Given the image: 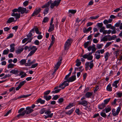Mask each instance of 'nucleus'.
<instances>
[{
	"label": "nucleus",
	"instance_id": "nucleus-1",
	"mask_svg": "<svg viewBox=\"0 0 122 122\" xmlns=\"http://www.w3.org/2000/svg\"><path fill=\"white\" fill-rule=\"evenodd\" d=\"M61 0H58L55 1L53 2L52 3V1L51 0L49 1L47 3H46L45 5L41 7L42 8H49V6L50 4L51 8L53 9L54 7L56 6H58L60 3V2Z\"/></svg>",
	"mask_w": 122,
	"mask_h": 122
},
{
	"label": "nucleus",
	"instance_id": "nucleus-2",
	"mask_svg": "<svg viewBox=\"0 0 122 122\" xmlns=\"http://www.w3.org/2000/svg\"><path fill=\"white\" fill-rule=\"evenodd\" d=\"M33 111V110L31 109V107H28L26 108V110H24L21 113L18 115L17 117H19L20 116H23L25 115V113L27 114H28L31 113Z\"/></svg>",
	"mask_w": 122,
	"mask_h": 122
},
{
	"label": "nucleus",
	"instance_id": "nucleus-3",
	"mask_svg": "<svg viewBox=\"0 0 122 122\" xmlns=\"http://www.w3.org/2000/svg\"><path fill=\"white\" fill-rule=\"evenodd\" d=\"M72 41V40L71 39H68L64 45V49L67 50L69 48L70 46Z\"/></svg>",
	"mask_w": 122,
	"mask_h": 122
},
{
	"label": "nucleus",
	"instance_id": "nucleus-4",
	"mask_svg": "<svg viewBox=\"0 0 122 122\" xmlns=\"http://www.w3.org/2000/svg\"><path fill=\"white\" fill-rule=\"evenodd\" d=\"M93 60H92L90 62H86L85 64V69L87 71L88 69V68L89 67L90 68H89V70H90L94 66V64L93 63Z\"/></svg>",
	"mask_w": 122,
	"mask_h": 122
},
{
	"label": "nucleus",
	"instance_id": "nucleus-5",
	"mask_svg": "<svg viewBox=\"0 0 122 122\" xmlns=\"http://www.w3.org/2000/svg\"><path fill=\"white\" fill-rule=\"evenodd\" d=\"M19 12H20L21 14H23L24 13H27L29 12V10H26V8L20 7H19Z\"/></svg>",
	"mask_w": 122,
	"mask_h": 122
},
{
	"label": "nucleus",
	"instance_id": "nucleus-6",
	"mask_svg": "<svg viewBox=\"0 0 122 122\" xmlns=\"http://www.w3.org/2000/svg\"><path fill=\"white\" fill-rule=\"evenodd\" d=\"M41 11V9L40 8H36L31 15V16H33L37 15Z\"/></svg>",
	"mask_w": 122,
	"mask_h": 122
},
{
	"label": "nucleus",
	"instance_id": "nucleus-7",
	"mask_svg": "<svg viewBox=\"0 0 122 122\" xmlns=\"http://www.w3.org/2000/svg\"><path fill=\"white\" fill-rule=\"evenodd\" d=\"M76 79V76L75 75L69 77L67 80V81L68 82H72L74 81Z\"/></svg>",
	"mask_w": 122,
	"mask_h": 122
},
{
	"label": "nucleus",
	"instance_id": "nucleus-8",
	"mask_svg": "<svg viewBox=\"0 0 122 122\" xmlns=\"http://www.w3.org/2000/svg\"><path fill=\"white\" fill-rule=\"evenodd\" d=\"M20 14L19 13L18 14L15 13H12L11 14L12 16L15 17V20H16L17 19H19L20 17Z\"/></svg>",
	"mask_w": 122,
	"mask_h": 122
},
{
	"label": "nucleus",
	"instance_id": "nucleus-9",
	"mask_svg": "<svg viewBox=\"0 0 122 122\" xmlns=\"http://www.w3.org/2000/svg\"><path fill=\"white\" fill-rule=\"evenodd\" d=\"M83 58L84 59L87 58V59L89 60H91L93 58V56H89L87 54H85L82 56Z\"/></svg>",
	"mask_w": 122,
	"mask_h": 122
},
{
	"label": "nucleus",
	"instance_id": "nucleus-10",
	"mask_svg": "<svg viewBox=\"0 0 122 122\" xmlns=\"http://www.w3.org/2000/svg\"><path fill=\"white\" fill-rule=\"evenodd\" d=\"M78 104L79 105H82L83 106H86L88 105V103L87 101L84 100L81 101H79Z\"/></svg>",
	"mask_w": 122,
	"mask_h": 122
},
{
	"label": "nucleus",
	"instance_id": "nucleus-11",
	"mask_svg": "<svg viewBox=\"0 0 122 122\" xmlns=\"http://www.w3.org/2000/svg\"><path fill=\"white\" fill-rule=\"evenodd\" d=\"M62 60V59H60L59 61L57 62L56 64L55 65L54 68L55 69H56L57 70L58 69L61 63V61Z\"/></svg>",
	"mask_w": 122,
	"mask_h": 122
},
{
	"label": "nucleus",
	"instance_id": "nucleus-12",
	"mask_svg": "<svg viewBox=\"0 0 122 122\" xmlns=\"http://www.w3.org/2000/svg\"><path fill=\"white\" fill-rule=\"evenodd\" d=\"M17 21L16 20H15L13 17L9 18L6 22L7 24L13 22H15Z\"/></svg>",
	"mask_w": 122,
	"mask_h": 122
},
{
	"label": "nucleus",
	"instance_id": "nucleus-13",
	"mask_svg": "<svg viewBox=\"0 0 122 122\" xmlns=\"http://www.w3.org/2000/svg\"><path fill=\"white\" fill-rule=\"evenodd\" d=\"M15 45L14 44H11L10 45V47L11 48L10 50V52H13L15 50L14 46Z\"/></svg>",
	"mask_w": 122,
	"mask_h": 122
},
{
	"label": "nucleus",
	"instance_id": "nucleus-14",
	"mask_svg": "<svg viewBox=\"0 0 122 122\" xmlns=\"http://www.w3.org/2000/svg\"><path fill=\"white\" fill-rule=\"evenodd\" d=\"M106 106L105 104L102 103L101 104L99 105L98 106V108L99 109L102 110Z\"/></svg>",
	"mask_w": 122,
	"mask_h": 122
},
{
	"label": "nucleus",
	"instance_id": "nucleus-15",
	"mask_svg": "<svg viewBox=\"0 0 122 122\" xmlns=\"http://www.w3.org/2000/svg\"><path fill=\"white\" fill-rule=\"evenodd\" d=\"M50 26L48 30V31L51 32L54 29V25L53 24L51 25L50 24Z\"/></svg>",
	"mask_w": 122,
	"mask_h": 122
},
{
	"label": "nucleus",
	"instance_id": "nucleus-16",
	"mask_svg": "<svg viewBox=\"0 0 122 122\" xmlns=\"http://www.w3.org/2000/svg\"><path fill=\"white\" fill-rule=\"evenodd\" d=\"M19 75H21L20 76L21 78H24L27 75L26 73H25L24 71H23L20 72Z\"/></svg>",
	"mask_w": 122,
	"mask_h": 122
},
{
	"label": "nucleus",
	"instance_id": "nucleus-17",
	"mask_svg": "<svg viewBox=\"0 0 122 122\" xmlns=\"http://www.w3.org/2000/svg\"><path fill=\"white\" fill-rule=\"evenodd\" d=\"M10 72L11 73H12L14 74H16L18 73L19 71L18 70L14 69L10 71Z\"/></svg>",
	"mask_w": 122,
	"mask_h": 122
},
{
	"label": "nucleus",
	"instance_id": "nucleus-18",
	"mask_svg": "<svg viewBox=\"0 0 122 122\" xmlns=\"http://www.w3.org/2000/svg\"><path fill=\"white\" fill-rule=\"evenodd\" d=\"M45 101L42 100L41 98H39L37 100V103L40 102L41 104H43L45 103Z\"/></svg>",
	"mask_w": 122,
	"mask_h": 122
},
{
	"label": "nucleus",
	"instance_id": "nucleus-19",
	"mask_svg": "<svg viewBox=\"0 0 122 122\" xmlns=\"http://www.w3.org/2000/svg\"><path fill=\"white\" fill-rule=\"evenodd\" d=\"M111 110V107L106 108L105 109L103 110V111L104 112L105 110L106 112V113H108Z\"/></svg>",
	"mask_w": 122,
	"mask_h": 122
},
{
	"label": "nucleus",
	"instance_id": "nucleus-20",
	"mask_svg": "<svg viewBox=\"0 0 122 122\" xmlns=\"http://www.w3.org/2000/svg\"><path fill=\"white\" fill-rule=\"evenodd\" d=\"M112 112L113 115L114 116H115L116 115H117L118 114V113L114 109H112Z\"/></svg>",
	"mask_w": 122,
	"mask_h": 122
},
{
	"label": "nucleus",
	"instance_id": "nucleus-21",
	"mask_svg": "<svg viewBox=\"0 0 122 122\" xmlns=\"http://www.w3.org/2000/svg\"><path fill=\"white\" fill-rule=\"evenodd\" d=\"M107 36L111 37V36L110 35L106 36L102 38V40L103 41H107L108 39L107 37Z\"/></svg>",
	"mask_w": 122,
	"mask_h": 122
},
{
	"label": "nucleus",
	"instance_id": "nucleus-22",
	"mask_svg": "<svg viewBox=\"0 0 122 122\" xmlns=\"http://www.w3.org/2000/svg\"><path fill=\"white\" fill-rule=\"evenodd\" d=\"M31 95V94H29L27 95H23L22 96H20L18 97V99L22 98H26L28 97H29Z\"/></svg>",
	"mask_w": 122,
	"mask_h": 122
},
{
	"label": "nucleus",
	"instance_id": "nucleus-23",
	"mask_svg": "<svg viewBox=\"0 0 122 122\" xmlns=\"http://www.w3.org/2000/svg\"><path fill=\"white\" fill-rule=\"evenodd\" d=\"M92 93L90 92H87L85 94V96H86L87 98H89L92 95Z\"/></svg>",
	"mask_w": 122,
	"mask_h": 122
},
{
	"label": "nucleus",
	"instance_id": "nucleus-24",
	"mask_svg": "<svg viewBox=\"0 0 122 122\" xmlns=\"http://www.w3.org/2000/svg\"><path fill=\"white\" fill-rule=\"evenodd\" d=\"M80 60L78 59H77L76 61V65L77 66H79L81 63V62L80 61Z\"/></svg>",
	"mask_w": 122,
	"mask_h": 122
},
{
	"label": "nucleus",
	"instance_id": "nucleus-25",
	"mask_svg": "<svg viewBox=\"0 0 122 122\" xmlns=\"http://www.w3.org/2000/svg\"><path fill=\"white\" fill-rule=\"evenodd\" d=\"M111 84H109L107 86V91L109 92L112 91V87H111Z\"/></svg>",
	"mask_w": 122,
	"mask_h": 122
},
{
	"label": "nucleus",
	"instance_id": "nucleus-26",
	"mask_svg": "<svg viewBox=\"0 0 122 122\" xmlns=\"http://www.w3.org/2000/svg\"><path fill=\"white\" fill-rule=\"evenodd\" d=\"M90 44L89 41H87L84 44V46L85 48H86L88 47V46Z\"/></svg>",
	"mask_w": 122,
	"mask_h": 122
},
{
	"label": "nucleus",
	"instance_id": "nucleus-27",
	"mask_svg": "<svg viewBox=\"0 0 122 122\" xmlns=\"http://www.w3.org/2000/svg\"><path fill=\"white\" fill-rule=\"evenodd\" d=\"M26 61L25 59H22L20 61V65H22L26 63Z\"/></svg>",
	"mask_w": 122,
	"mask_h": 122
},
{
	"label": "nucleus",
	"instance_id": "nucleus-28",
	"mask_svg": "<svg viewBox=\"0 0 122 122\" xmlns=\"http://www.w3.org/2000/svg\"><path fill=\"white\" fill-rule=\"evenodd\" d=\"M35 60H34L33 61L31 62L30 63H26L25 64V65L26 66H29L31 65L35 62Z\"/></svg>",
	"mask_w": 122,
	"mask_h": 122
},
{
	"label": "nucleus",
	"instance_id": "nucleus-29",
	"mask_svg": "<svg viewBox=\"0 0 122 122\" xmlns=\"http://www.w3.org/2000/svg\"><path fill=\"white\" fill-rule=\"evenodd\" d=\"M9 51V50L7 48L6 49V50L4 51L3 54V55H7L8 54Z\"/></svg>",
	"mask_w": 122,
	"mask_h": 122
},
{
	"label": "nucleus",
	"instance_id": "nucleus-30",
	"mask_svg": "<svg viewBox=\"0 0 122 122\" xmlns=\"http://www.w3.org/2000/svg\"><path fill=\"white\" fill-rule=\"evenodd\" d=\"M92 27H90L86 29V28H85V30H84L83 32L84 33H86L87 32L90 31L92 29Z\"/></svg>",
	"mask_w": 122,
	"mask_h": 122
},
{
	"label": "nucleus",
	"instance_id": "nucleus-31",
	"mask_svg": "<svg viewBox=\"0 0 122 122\" xmlns=\"http://www.w3.org/2000/svg\"><path fill=\"white\" fill-rule=\"evenodd\" d=\"M23 48H21L19 49H18L15 52L16 53H20L23 51Z\"/></svg>",
	"mask_w": 122,
	"mask_h": 122
},
{
	"label": "nucleus",
	"instance_id": "nucleus-32",
	"mask_svg": "<svg viewBox=\"0 0 122 122\" xmlns=\"http://www.w3.org/2000/svg\"><path fill=\"white\" fill-rule=\"evenodd\" d=\"M74 110L73 109H72L70 110V111L67 112H66L65 113L66 114L68 115L71 114L74 111Z\"/></svg>",
	"mask_w": 122,
	"mask_h": 122
},
{
	"label": "nucleus",
	"instance_id": "nucleus-33",
	"mask_svg": "<svg viewBox=\"0 0 122 122\" xmlns=\"http://www.w3.org/2000/svg\"><path fill=\"white\" fill-rule=\"evenodd\" d=\"M73 105V103H70L65 108L66 109H68L70 108H71Z\"/></svg>",
	"mask_w": 122,
	"mask_h": 122
},
{
	"label": "nucleus",
	"instance_id": "nucleus-34",
	"mask_svg": "<svg viewBox=\"0 0 122 122\" xmlns=\"http://www.w3.org/2000/svg\"><path fill=\"white\" fill-rule=\"evenodd\" d=\"M49 9V8H46L44 10L43 13L45 15L48 13Z\"/></svg>",
	"mask_w": 122,
	"mask_h": 122
},
{
	"label": "nucleus",
	"instance_id": "nucleus-35",
	"mask_svg": "<svg viewBox=\"0 0 122 122\" xmlns=\"http://www.w3.org/2000/svg\"><path fill=\"white\" fill-rule=\"evenodd\" d=\"M43 97L46 100L48 101L50 100L51 98V97L50 96H44Z\"/></svg>",
	"mask_w": 122,
	"mask_h": 122
},
{
	"label": "nucleus",
	"instance_id": "nucleus-36",
	"mask_svg": "<svg viewBox=\"0 0 122 122\" xmlns=\"http://www.w3.org/2000/svg\"><path fill=\"white\" fill-rule=\"evenodd\" d=\"M31 46H30L29 47L26 46H25L24 47V49L25 50H27L28 49L29 51H30V50H32Z\"/></svg>",
	"mask_w": 122,
	"mask_h": 122
},
{
	"label": "nucleus",
	"instance_id": "nucleus-37",
	"mask_svg": "<svg viewBox=\"0 0 122 122\" xmlns=\"http://www.w3.org/2000/svg\"><path fill=\"white\" fill-rule=\"evenodd\" d=\"M51 92V91L50 90L46 91L44 92V96H47V95L49 94Z\"/></svg>",
	"mask_w": 122,
	"mask_h": 122
},
{
	"label": "nucleus",
	"instance_id": "nucleus-38",
	"mask_svg": "<svg viewBox=\"0 0 122 122\" xmlns=\"http://www.w3.org/2000/svg\"><path fill=\"white\" fill-rule=\"evenodd\" d=\"M49 20V18L47 17H45L43 20L42 21V22L44 23H46Z\"/></svg>",
	"mask_w": 122,
	"mask_h": 122
},
{
	"label": "nucleus",
	"instance_id": "nucleus-39",
	"mask_svg": "<svg viewBox=\"0 0 122 122\" xmlns=\"http://www.w3.org/2000/svg\"><path fill=\"white\" fill-rule=\"evenodd\" d=\"M101 115L103 117L106 118L107 115L105 113L103 112H102L100 113Z\"/></svg>",
	"mask_w": 122,
	"mask_h": 122
},
{
	"label": "nucleus",
	"instance_id": "nucleus-40",
	"mask_svg": "<svg viewBox=\"0 0 122 122\" xmlns=\"http://www.w3.org/2000/svg\"><path fill=\"white\" fill-rule=\"evenodd\" d=\"M53 113H51L50 114V115L44 116H45L44 117L45 119H46L49 117L51 118L52 117V116H53Z\"/></svg>",
	"mask_w": 122,
	"mask_h": 122
},
{
	"label": "nucleus",
	"instance_id": "nucleus-41",
	"mask_svg": "<svg viewBox=\"0 0 122 122\" xmlns=\"http://www.w3.org/2000/svg\"><path fill=\"white\" fill-rule=\"evenodd\" d=\"M15 66V65L14 64L12 63H10L8 65V68H12Z\"/></svg>",
	"mask_w": 122,
	"mask_h": 122
},
{
	"label": "nucleus",
	"instance_id": "nucleus-42",
	"mask_svg": "<svg viewBox=\"0 0 122 122\" xmlns=\"http://www.w3.org/2000/svg\"><path fill=\"white\" fill-rule=\"evenodd\" d=\"M26 81H23L20 82L19 85L21 87L26 83Z\"/></svg>",
	"mask_w": 122,
	"mask_h": 122
},
{
	"label": "nucleus",
	"instance_id": "nucleus-43",
	"mask_svg": "<svg viewBox=\"0 0 122 122\" xmlns=\"http://www.w3.org/2000/svg\"><path fill=\"white\" fill-rule=\"evenodd\" d=\"M71 73V71H70L69 73L67 75H66L65 76V80H66L67 81V80L68 79V78L70 76Z\"/></svg>",
	"mask_w": 122,
	"mask_h": 122
},
{
	"label": "nucleus",
	"instance_id": "nucleus-44",
	"mask_svg": "<svg viewBox=\"0 0 122 122\" xmlns=\"http://www.w3.org/2000/svg\"><path fill=\"white\" fill-rule=\"evenodd\" d=\"M103 46V44H98L97 45V49H100L102 48V47Z\"/></svg>",
	"mask_w": 122,
	"mask_h": 122
},
{
	"label": "nucleus",
	"instance_id": "nucleus-45",
	"mask_svg": "<svg viewBox=\"0 0 122 122\" xmlns=\"http://www.w3.org/2000/svg\"><path fill=\"white\" fill-rule=\"evenodd\" d=\"M35 31L36 33L37 34H41V32H40L39 31L38 28L37 27H36L35 29Z\"/></svg>",
	"mask_w": 122,
	"mask_h": 122
},
{
	"label": "nucleus",
	"instance_id": "nucleus-46",
	"mask_svg": "<svg viewBox=\"0 0 122 122\" xmlns=\"http://www.w3.org/2000/svg\"><path fill=\"white\" fill-rule=\"evenodd\" d=\"M64 82H63L62 84L60 85V86H59V87L61 88L62 89H64L65 88L64 85Z\"/></svg>",
	"mask_w": 122,
	"mask_h": 122
},
{
	"label": "nucleus",
	"instance_id": "nucleus-47",
	"mask_svg": "<svg viewBox=\"0 0 122 122\" xmlns=\"http://www.w3.org/2000/svg\"><path fill=\"white\" fill-rule=\"evenodd\" d=\"M99 15L96 16L95 17L92 16L90 17V19L92 20H93L98 18L99 17Z\"/></svg>",
	"mask_w": 122,
	"mask_h": 122
},
{
	"label": "nucleus",
	"instance_id": "nucleus-48",
	"mask_svg": "<svg viewBox=\"0 0 122 122\" xmlns=\"http://www.w3.org/2000/svg\"><path fill=\"white\" fill-rule=\"evenodd\" d=\"M51 113V111L49 110L46 111L45 112V114L47 115H50Z\"/></svg>",
	"mask_w": 122,
	"mask_h": 122
},
{
	"label": "nucleus",
	"instance_id": "nucleus-49",
	"mask_svg": "<svg viewBox=\"0 0 122 122\" xmlns=\"http://www.w3.org/2000/svg\"><path fill=\"white\" fill-rule=\"evenodd\" d=\"M110 99V98H109L105 100L104 101V103L105 104V105H106L109 102Z\"/></svg>",
	"mask_w": 122,
	"mask_h": 122
},
{
	"label": "nucleus",
	"instance_id": "nucleus-50",
	"mask_svg": "<svg viewBox=\"0 0 122 122\" xmlns=\"http://www.w3.org/2000/svg\"><path fill=\"white\" fill-rule=\"evenodd\" d=\"M109 53L107 52L106 53V55L105 56V58L106 59L105 61H106L107 60L108 57V56L109 55Z\"/></svg>",
	"mask_w": 122,
	"mask_h": 122
},
{
	"label": "nucleus",
	"instance_id": "nucleus-51",
	"mask_svg": "<svg viewBox=\"0 0 122 122\" xmlns=\"http://www.w3.org/2000/svg\"><path fill=\"white\" fill-rule=\"evenodd\" d=\"M69 12L72 14H74L76 12V11L74 10H70Z\"/></svg>",
	"mask_w": 122,
	"mask_h": 122
},
{
	"label": "nucleus",
	"instance_id": "nucleus-52",
	"mask_svg": "<svg viewBox=\"0 0 122 122\" xmlns=\"http://www.w3.org/2000/svg\"><path fill=\"white\" fill-rule=\"evenodd\" d=\"M61 90V89H60L56 90H55V91H53L52 92V93H57L59 92Z\"/></svg>",
	"mask_w": 122,
	"mask_h": 122
},
{
	"label": "nucleus",
	"instance_id": "nucleus-53",
	"mask_svg": "<svg viewBox=\"0 0 122 122\" xmlns=\"http://www.w3.org/2000/svg\"><path fill=\"white\" fill-rule=\"evenodd\" d=\"M31 48L32 49V51H34L35 52L37 49V48H36V46H33L32 47H31Z\"/></svg>",
	"mask_w": 122,
	"mask_h": 122
},
{
	"label": "nucleus",
	"instance_id": "nucleus-54",
	"mask_svg": "<svg viewBox=\"0 0 122 122\" xmlns=\"http://www.w3.org/2000/svg\"><path fill=\"white\" fill-rule=\"evenodd\" d=\"M45 112V109L44 108H43L41 109L40 112V113L41 114H42L44 113Z\"/></svg>",
	"mask_w": 122,
	"mask_h": 122
},
{
	"label": "nucleus",
	"instance_id": "nucleus-55",
	"mask_svg": "<svg viewBox=\"0 0 122 122\" xmlns=\"http://www.w3.org/2000/svg\"><path fill=\"white\" fill-rule=\"evenodd\" d=\"M32 36V34L30 32L29 34L27 35L28 38L29 40L30 38H31V36Z\"/></svg>",
	"mask_w": 122,
	"mask_h": 122
},
{
	"label": "nucleus",
	"instance_id": "nucleus-56",
	"mask_svg": "<svg viewBox=\"0 0 122 122\" xmlns=\"http://www.w3.org/2000/svg\"><path fill=\"white\" fill-rule=\"evenodd\" d=\"M95 58L97 59H99L101 57V56L100 55H98L95 54Z\"/></svg>",
	"mask_w": 122,
	"mask_h": 122
},
{
	"label": "nucleus",
	"instance_id": "nucleus-57",
	"mask_svg": "<svg viewBox=\"0 0 122 122\" xmlns=\"http://www.w3.org/2000/svg\"><path fill=\"white\" fill-rule=\"evenodd\" d=\"M35 53V52H34V51H33L32 50L31 51L30 53L28 54V56H31L34 53Z\"/></svg>",
	"mask_w": 122,
	"mask_h": 122
},
{
	"label": "nucleus",
	"instance_id": "nucleus-58",
	"mask_svg": "<svg viewBox=\"0 0 122 122\" xmlns=\"http://www.w3.org/2000/svg\"><path fill=\"white\" fill-rule=\"evenodd\" d=\"M120 53V51L119 50H118L116 51H115L114 52V54L116 55V56H117Z\"/></svg>",
	"mask_w": 122,
	"mask_h": 122
},
{
	"label": "nucleus",
	"instance_id": "nucleus-59",
	"mask_svg": "<svg viewBox=\"0 0 122 122\" xmlns=\"http://www.w3.org/2000/svg\"><path fill=\"white\" fill-rule=\"evenodd\" d=\"M112 42H109L106 44L105 47L107 48L110 45H111Z\"/></svg>",
	"mask_w": 122,
	"mask_h": 122
},
{
	"label": "nucleus",
	"instance_id": "nucleus-60",
	"mask_svg": "<svg viewBox=\"0 0 122 122\" xmlns=\"http://www.w3.org/2000/svg\"><path fill=\"white\" fill-rule=\"evenodd\" d=\"M13 13H16L17 12H19V8L18 9H15L12 10Z\"/></svg>",
	"mask_w": 122,
	"mask_h": 122
},
{
	"label": "nucleus",
	"instance_id": "nucleus-61",
	"mask_svg": "<svg viewBox=\"0 0 122 122\" xmlns=\"http://www.w3.org/2000/svg\"><path fill=\"white\" fill-rule=\"evenodd\" d=\"M51 39L52 40V41H51V42L54 43L55 42V38L54 37V36L53 35H52Z\"/></svg>",
	"mask_w": 122,
	"mask_h": 122
},
{
	"label": "nucleus",
	"instance_id": "nucleus-62",
	"mask_svg": "<svg viewBox=\"0 0 122 122\" xmlns=\"http://www.w3.org/2000/svg\"><path fill=\"white\" fill-rule=\"evenodd\" d=\"M34 43L35 45H38L40 44V42L38 40H36L34 41Z\"/></svg>",
	"mask_w": 122,
	"mask_h": 122
},
{
	"label": "nucleus",
	"instance_id": "nucleus-63",
	"mask_svg": "<svg viewBox=\"0 0 122 122\" xmlns=\"http://www.w3.org/2000/svg\"><path fill=\"white\" fill-rule=\"evenodd\" d=\"M98 26L100 28H102V27L103 24L102 23H98L97 24Z\"/></svg>",
	"mask_w": 122,
	"mask_h": 122
},
{
	"label": "nucleus",
	"instance_id": "nucleus-64",
	"mask_svg": "<svg viewBox=\"0 0 122 122\" xmlns=\"http://www.w3.org/2000/svg\"><path fill=\"white\" fill-rule=\"evenodd\" d=\"M29 2L28 1H25L23 3V4L25 6H26L28 5Z\"/></svg>",
	"mask_w": 122,
	"mask_h": 122
}]
</instances>
